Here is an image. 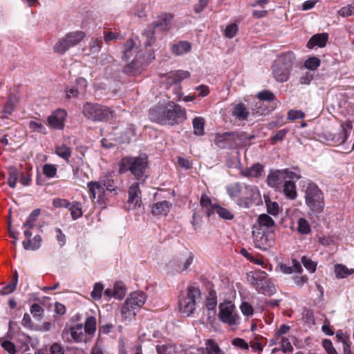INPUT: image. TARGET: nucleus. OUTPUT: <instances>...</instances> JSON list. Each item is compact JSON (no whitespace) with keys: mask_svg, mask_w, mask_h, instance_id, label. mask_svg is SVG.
<instances>
[{"mask_svg":"<svg viewBox=\"0 0 354 354\" xmlns=\"http://www.w3.org/2000/svg\"><path fill=\"white\" fill-rule=\"evenodd\" d=\"M135 44L133 39H129L127 40L123 46L122 59L128 61L135 53L134 49Z\"/></svg>","mask_w":354,"mask_h":354,"instance_id":"nucleus-39","label":"nucleus"},{"mask_svg":"<svg viewBox=\"0 0 354 354\" xmlns=\"http://www.w3.org/2000/svg\"><path fill=\"white\" fill-rule=\"evenodd\" d=\"M67 113L64 109H57L52 113L47 118L49 127L55 129H62Z\"/></svg>","mask_w":354,"mask_h":354,"instance_id":"nucleus-19","label":"nucleus"},{"mask_svg":"<svg viewBox=\"0 0 354 354\" xmlns=\"http://www.w3.org/2000/svg\"><path fill=\"white\" fill-rule=\"evenodd\" d=\"M247 281L259 294L271 296L276 292V288L268 274L261 270L247 273Z\"/></svg>","mask_w":354,"mask_h":354,"instance_id":"nucleus-4","label":"nucleus"},{"mask_svg":"<svg viewBox=\"0 0 354 354\" xmlns=\"http://www.w3.org/2000/svg\"><path fill=\"white\" fill-rule=\"evenodd\" d=\"M218 317L224 324L236 326L239 324L240 317L236 306L231 301H225L219 304Z\"/></svg>","mask_w":354,"mask_h":354,"instance_id":"nucleus-9","label":"nucleus"},{"mask_svg":"<svg viewBox=\"0 0 354 354\" xmlns=\"http://www.w3.org/2000/svg\"><path fill=\"white\" fill-rule=\"evenodd\" d=\"M214 213H216L221 218L226 220H231L234 217L233 214L230 211L216 204H214V207H212V214Z\"/></svg>","mask_w":354,"mask_h":354,"instance_id":"nucleus-42","label":"nucleus"},{"mask_svg":"<svg viewBox=\"0 0 354 354\" xmlns=\"http://www.w3.org/2000/svg\"><path fill=\"white\" fill-rule=\"evenodd\" d=\"M171 204L166 201L158 202L151 207V213L155 216H166L170 210Z\"/></svg>","mask_w":354,"mask_h":354,"instance_id":"nucleus-32","label":"nucleus"},{"mask_svg":"<svg viewBox=\"0 0 354 354\" xmlns=\"http://www.w3.org/2000/svg\"><path fill=\"white\" fill-rule=\"evenodd\" d=\"M72 218L76 220L82 216V205L80 203H73L70 204L68 207Z\"/></svg>","mask_w":354,"mask_h":354,"instance_id":"nucleus-47","label":"nucleus"},{"mask_svg":"<svg viewBox=\"0 0 354 354\" xmlns=\"http://www.w3.org/2000/svg\"><path fill=\"white\" fill-rule=\"evenodd\" d=\"M53 49L55 53L64 55L69 48L62 37L55 44Z\"/></svg>","mask_w":354,"mask_h":354,"instance_id":"nucleus-50","label":"nucleus"},{"mask_svg":"<svg viewBox=\"0 0 354 354\" xmlns=\"http://www.w3.org/2000/svg\"><path fill=\"white\" fill-rule=\"evenodd\" d=\"M86 34L82 31H74L66 34L64 37L68 48L70 49L79 44L85 37Z\"/></svg>","mask_w":354,"mask_h":354,"instance_id":"nucleus-25","label":"nucleus"},{"mask_svg":"<svg viewBox=\"0 0 354 354\" xmlns=\"http://www.w3.org/2000/svg\"><path fill=\"white\" fill-rule=\"evenodd\" d=\"M276 270H279L285 274H290L293 272L301 273L303 269L300 263L297 260L292 259L291 266L281 263L277 266Z\"/></svg>","mask_w":354,"mask_h":354,"instance_id":"nucleus-27","label":"nucleus"},{"mask_svg":"<svg viewBox=\"0 0 354 354\" xmlns=\"http://www.w3.org/2000/svg\"><path fill=\"white\" fill-rule=\"evenodd\" d=\"M191 50V44L187 41H179L171 47V51L176 55H182Z\"/></svg>","mask_w":354,"mask_h":354,"instance_id":"nucleus-37","label":"nucleus"},{"mask_svg":"<svg viewBox=\"0 0 354 354\" xmlns=\"http://www.w3.org/2000/svg\"><path fill=\"white\" fill-rule=\"evenodd\" d=\"M104 286L101 283H96L94 285L93 290L91 293V297L95 300H99L102 297Z\"/></svg>","mask_w":354,"mask_h":354,"instance_id":"nucleus-62","label":"nucleus"},{"mask_svg":"<svg viewBox=\"0 0 354 354\" xmlns=\"http://www.w3.org/2000/svg\"><path fill=\"white\" fill-rule=\"evenodd\" d=\"M328 34L326 33H319L313 35L307 44V47L308 48H313L315 46H318L319 48L324 47L328 41Z\"/></svg>","mask_w":354,"mask_h":354,"instance_id":"nucleus-31","label":"nucleus"},{"mask_svg":"<svg viewBox=\"0 0 354 354\" xmlns=\"http://www.w3.org/2000/svg\"><path fill=\"white\" fill-rule=\"evenodd\" d=\"M55 153L66 161H68L71 156V149L66 145H58L55 148Z\"/></svg>","mask_w":354,"mask_h":354,"instance_id":"nucleus-43","label":"nucleus"},{"mask_svg":"<svg viewBox=\"0 0 354 354\" xmlns=\"http://www.w3.org/2000/svg\"><path fill=\"white\" fill-rule=\"evenodd\" d=\"M201 296L199 288L189 286L182 291L178 299V308L180 312L186 317L191 315L196 310V299Z\"/></svg>","mask_w":354,"mask_h":354,"instance_id":"nucleus-5","label":"nucleus"},{"mask_svg":"<svg viewBox=\"0 0 354 354\" xmlns=\"http://www.w3.org/2000/svg\"><path fill=\"white\" fill-rule=\"evenodd\" d=\"M298 178L299 174L289 170H270L267 177V184L274 188H279L281 184L285 183L287 178Z\"/></svg>","mask_w":354,"mask_h":354,"instance_id":"nucleus-12","label":"nucleus"},{"mask_svg":"<svg viewBox=\"0 0 354 354\" xmlns=\"http://www.w3.org/2000/svg\"><path fill=\"white\" fill-rule=\"evenodd\" d=\"M334 272L337 279H344L354 273V268H348L343 264L337 263L334 266Z\"/></svg>","mask_w":354,"mask_h":354,"instance_id":"nucleus-35","label":"nucleus"},{"mask_svg":"<svg viewBox=\"0 0 354 354\" xmlns=\"http://www.w3.org/2000/svg\"><path fill=\"white\" fill-rule=\"evenodd\" d=\"M98 181L102 183L106 192H116V187L113 179L109 177H101Z\"/></svg>","mask_w":354,"mask_h":354,"instance_id":"nucleus-45","label":"nucleus"},{"mask_svg":"<svg viewBox=\"0 0 354 354\" xmlns=\"http://www.w3.org/2000/svg\"><path fill=\"white\" fill-rule=\"evenodd\" d=\"M187 354H225V353L214 340L208 339L205 340V347L198 348L195 353L190 352Z\"/></svg>","mask_w":354,"mask_h":354,"instance_id":"nucleus-21","label":"nucleus"},{"mask_svg":"<svg viewBox=\"0 0 354 354\" xmlns=\"http://www.w3.org/2000/svg\"><path fill=\"white\" fill-rule=\"evenodd\" d=\"M86 34L82 31H74L66 34L64 37L68 48L70 49L79 44L85 37Z\"/></svg>","mask_w":354,"mask_h":354,"instance_id":"nucleus-23","label":"nucleus"},{"mask_svg":"<svg viewBox=\"0 0 354 354\" xmlns=\"http://www.w3.org/2000/svg\"><path fill=\"white\" fill-rule=\"evenodd\" d=\"M86 34L82 31H74L66 34L64 37L68 48L70 49L79 44L85 37Z\"/></svg>","mask_w":354,"mask_h":354,"instance_id":"nucleus-24","label":"nucleus"},{"mask_svg":"<svg viewBox=\"0 0 354 354\" xmlns=\"http://www.w3.org/2000/svg\"><path fill=\"white\" fill-rule=\"evenodd\" d=\"M82 113L88 119L100 122L108 121L114 115V111L111 108L89 102L83 106Z\"/></svg>","mask_w":354,"mask_h":354,"instance_id":"nucleus-7","label":"nucleus"},{"mask_svg":"<svg viewBox=\"0 0 354 354\" xmlns=\"http://www.w3.org/2000/svg\"><path fill=\"white\" fill-rule=\"evenodd\" d=\"M201 205L203 208L205 209V212L207 216H209L212 214V207H214V204L212 203L210 198L207 195L203 194L201 196Z\"/></svg>","mask_w":354,"mask_h":354,"instance_id":"nucleus-49","label":"nucleus"},{"mask_svg":"<svg viewBox=\"0 0 354 354\" xmlns=\"http://www.w3.org/2000/svg\"><path fill=\"white\" fill-rule=\"evenodd\" d=\"M264 167L260 163H255L250 167L243 169L241 174L244 177L258 178L261 176Z\"/></svg>","mask_w":354,"mask_h":354,"instance_id":"nucleus-30","label":"nucleus"},{"mask_svg":"<svg viewBox=\"0 0 354 354\" xmlns=\"http://www.w3.org/2000/svg\"><path fill=\"white\" fill-rule=\"evenodd\" d=\"M353 124L350 120H346L341 124L339 129L335 132H329L326 134V140L333 145H340L344 143L351 133Z\"/></svg>","mask_w":354,"mask_h":354,"instance_id":"nucleus-10","label":"nucleus"},{"mask_svg":"<svg viewBox=\"0 0 354 354\" xmlns=\"http://www.w3.org/2000/svg\"><path fill=\"white\" fill-rule=\"evenodd\" d=\"M240 309H241L242 314L245 316L250 317L253 315V313H254L253 307L248 302H246V301L242 302L240 306Z\"/></svg>","mask_w":354,"mask_h":354,"instance_id":"nucleus-63","label":"nucleus"},{"mask_svg":"<svg viewBox=\"0 0 354 354\" xmlns=\"http://www.w3.org/2000/svg\"><path fill=\"white\" fill-rule=\"evenodd\" d=\"M102 42L100 39L92 38L89 43V49L91 53H97L102 48Z\"/></svg>","mask_w":354,"mask_h":354,"instance_id":"nucleus-61","label":"nucleus"},{"mask_svg":"<svg viewBox=\"0 0 354 354\" xmlns=\"http://www.w3.org/2000/svg\"><path fill=\"white\" fill-rule=\"evenodd\" d=\"M265 203L267 207V212L272 216H277L279 209L278 203L277 202L271 201L269 199H265Z\"/></svg>","mask_w":354,"mask_h":354,"instance_id":"nucleus-53","label":"nucleus"},{"mask_svg":"<svg viewBox=\"0 0 354 354\" xmlns=\"http://www.w3.org/2000/svg\"><path fill=\"white\" fill-rule=\"evenodd\" d=\"M86 34L82 31H74L66 34L64 37L68 48L70 49L79 44L85 37Z\"/></svg>","mask_w":354,"mask_h":354,"instance_id":"nucleus-26","label":"nucleus"},{"mask_svg":"<svg viewBox=\"0 0 354 354\" xmlns=\"http://www.w3.org/2000/svg\"><path fill=\"white\" fill-rule=\"evenodd\" d=\"M154 35L155 30L151 26H149L144 30L142 36L145 47L151 46L154 44L156 41Z\"/></svg>","mask_w":354,"mask_h":354,"instance_id":"nucleus-36","label":"nucleus"},{"mask_svg":"<svg viewBox=\"0 0 354 354\" xmlns=\"http://www.w3.org/2000/svg\"><path fill=\"white\" fill-rule=\"evenodd\" d=\"M321 61L317 57H308L304 63V66L306 68L310 71H315L320 66Z\"/></svg>","mask_w":354,"mask_h":354,"instance_id":"nucleus-48","label":"nucleus"},{"mask_svg":"<svg viewBox=\"0 0 354 354\" xmlns=\"http://www.w3.org/2000/svg\"><path fill=\"white\" fill-rule=\"evenodd\" d=\"M57 167L54 165L46 164L43 166V173L47 178H54L57 174Z\"/></svg>","mask_w":354,"mask_h":354,"instance_id":"nucleus-55","label":"nucleus"},{"mask_svg":"<svg viewBox=\"0 0 354 354\" xmlns=\"http://www.w3.org/2000/svg\"><path fill=\"white\" fill-rule=\"evenodd\" d=\"M258 223L260 229H272L274 226V220L268 214H262L259 216Z\"/></svg>","mask_w":354,"mask_h":354,"instance_id":"nucleus-40","label":"nucleus"},{"mask_svg":"<svg viewBox=\"0 0 354 354\" xmlns=\"http://www.w3.org/2000/svg\"><path fill=\"white\" fill-rule=\"evenodd\" d=\"M128 194V209H133L137 207H140L142 205V200L141 191L139 187V183L137 182L133 183L129 187Z\"/></svg>","mask_w":354,"mask_h":354,"instance_id":"nucleus-17","label":"nucleus"},{"mask_svg":"<svg viewBox=\"0 0 354 354\" xmlns=\"http://www.w3.org/2000/svg\"><path fill=\"white\" fill-rule=\"evenodd\" d=\"M172 16L163 13L158 15L150 25L154 30L166 32L170 29Z\"/></svg>","mask_w":354,"mask_h":354,"instance_id":"nucleus-20","label":"nucleus"},{"mask_svg":"<svg viewBox=\"0 0 354 354\" xmlns=\"http://www.w3.org/2000/svg\"><path fill=\"white\" fill-rule=\"evenodd\" d=\"M147 166L146 155L142 154L138 157L123 158L119 163V173L123 174L130 171L136 178H141Z\"/></svg>","mask_w":354,"mask_h":354,"instance_id":"nucleus-6","label":"nucleus"},{"mask_svg":"<svg viewBox=\"0 0 354 354\" xmlns=\"http://www.w3.org/2000/svg\"><path fill=\"white\" fill-rule=\"evenodd\" d=\"M226 192L239 206L243 208H248L261 201L259 189L255 185L232 183L226 186Z\"/></svg>","mask_w":354,"mask_h":354,"instance_id":"nucleus-2","label":"nucleus"},{"mask_svg":"<svg viewBox=\"0 0 354 354\" xmlns=\"http://www.w3.org/2000/svg\"><path fill=\"white\" fill-rule=\"evenodd\" d=\"M205 119L203 117H196L192 121L194 133L196 136L204 134Z\"/></svg>","mask_w":354,"mask_h":354,"instance_id":"nucleus-41","label":"nucleus"},{"mask_svg":"<svg viewBox=\"0 0 354 354\" xmlns=\"http://www.w3.org/2000/svg\"><path fill=\"white\" fill-rule=\"evenodd\" d=\"M238 26L236 24H230L226 26L224 35L228 39H232L237 33Z\"/></svg>","mask_w":354,"mask_h":354,"instance_id":"nucleus-59","label":"nucleus"},{"mask_svg":"<svg viewBox=\"0 0 354 354\" xmlns=\"http://www.w3.org/2000/svg\"><path fill=\"white\" fill-rule=\"evenodd\" d=\"M18 178V171L16 167H10L8 183L12 188H15Z\"/></svg>","mask_w":354,"mask_h":354,"instance_id":"nucleus-58","label":"nucleus"},{"mask_svg":"<svg viewBox=\"0 0 354 354\" xmlns=\"http://www.w3.org/2000/svg\"><path fill=\"white\" fill-rule=\"evenodd\" d=\"M155 59L154 52L150 51L146 55L142 52H138L135 58L125 67L124 70L126 73L136 74L140 73V68L148 65L152 60Z\"/></svg>","mask_w":354,"mask_h":354,"instance_id":"nucleus-11","label":"nucleus"},{"mask_svg":"<svg viewBox=\"0 0 354 354\" xmlns=\"http://www.w3.org/2000/svg\"><path fill=\"white\" fill-rule=\"evenodd\" d=\"M338 15L342 17H347L354 14V0L351 4L342 7L338 10Z\"/></svg>","mask_w":354,"mask_h":354,"instance_id":"nucleus-54","label":"nucleus"},{"mask_svg":"<svg viewBox=\"0 0 354 354\" xmlns=\"http://www.w3.org/2000/svg\"><path fill=\"white\" fill-rule=\"evenodd\" d=\"M65 334H70L71 335V339H68V342H82L86 340L87 334L85 333L82 324H77L68 329L64 328L62 335H64Z\"/></svg>","mask_w":354,"mask_h":354,"instance_id":"nucleus-18","label":"nucleus"},{"mask_svg":"<svg viewBox=\"0 0 354 354\" xmlns=\"http://www.w3.org/2000/svg\"><path fill=\"white\" fill-rule=\"evenodd\" d=\"M0 345L9 354H15L16 353V346L10 341L5 340V339L1 338L0 339Z\"/></svg>","mask_w":354,"mask_h":354,"instance_id":"nucleus-60","label":"nucleus"},{"mask_svg":"<svg viewBox=\"0 0 354 354\" xmlns=\"http://www.w3.org/2000/svg\"><path fill=\"white\" fill-rule=\"evenodd\" d=\"M28 127L32 131L46 134V128L44 124L39 120H30L28 123Z\"/></svg>","mask_w":354,"mask_h":354,"instance_id":"nucleus-46","label":"nucleus"},{"mask_svg":"<svg viewBox=\"0 0 354 354\" xmlns=\"http://www.w3.org/2000/svg\"><path fill=\"white\" fill-rule=\"evenodd\" d=\"M301 176L299 175L298 178H287L283 184V193L286 197L293 200L297 197V189L295 182L297 181Z\"/></svg>","mask_w":354,"mask_h":354,"instance_id":"nucleus-29","label":"nucleus"},{"mask_svg":"<svg viewBox=\"0 0 354 354\" xmlns=\"http://www.w3.org/2000/svg\"><path fill=\"white\" fill-rule=\"evenodd\" d=\"M190 73L187 71H171L161 77V81L166 85V88L169 89L170 87L180 83L183 80L189 77Z\"/></svg>","mask_w":354,"mask_h":354,"instance_id":"nucleus-15","label":"nucleus"},{"mask_svg":"<svg viewBox=\"0 0 354 354\" xmlns=\"http://www.w3.org/2000/svg\"><path fill=\"white\" fill-rule=\"evenodd\" d=\"M146 300L147 295L142 291L133 292L126 299V301L138 310L145 304Z\"/></svg>","mask_w":354,"mask_h":354,"instance_id":"nucleus-22","label":"nucleus"},{"mask_svg":"<svg viewBox=\"0 0 354 354\" xmlns=\"http://www.w3.org/2000/svg\"><path fill=\"white\" fill-rule=\"evenodd\" d=\"M113 289L114 290L115 298L122 299L125 295V288L122 283L117 282Z\"/></svg>","mask_w":354,"mask_h":354,"instance_id":"nucleus-57","label":"nucleus"},{"mask_svg":"<svg viewBox=\"0 0 354 354\" xmlns=\"http://www.w3.org/2000/svg\"><path fill=\"white\" fill-rule=\"evenodd\" d=\"M250 346L253 351L260 354L263 349V346L259 341V337H255L253 340L250 342Z\"/></svg>","mask_w":354,"mask_h":354,"instance_id":"nucleus-64","label":"nucleus"},{"mask_svg":"<svg viewBox=\"0 0 354 354\" xmlns=\"http://www.w3.org/2000/svg\"><path fill=\"white\" fill-rule=\"evenodd\" d=\"M41 237L39 235L35 236L32 239L30 238L22 242L23 247L26 250H37L41 245Z\"/></svg>","mask_w":354,"mask_h":354,"instance_id":"nucleus-34","label":"nucleus"},{"mask_svg":"<svg viewBox=\"0 0 354 354\" xmlns=\"http://www.w3.org/2000/svg\"><path fill=\"white\" fill-rule=\"evenodd\" d=\"M87 188L89 197L93 203L104 207L108 198L102 183L99 181H90L87 183Z\"/></svg>","mask_w":354,"mask_h":354,"instance_id":"nucleus-13","label":"nucleus"},{"mask_svg":"<svg viewBox=\"0 0 354 354\" xmlns=\"http://www.w3.org/2000/svg\"><path fill=\"white\" fill-rule=\"evenodd\" d=\"M15 107V100H12V98H9L7 100V102H6L4 107H3V117L8 118L9 115H10L12 113V112L14 111Z\"/></svg>","mask_w":354,"mask_h":354,"instance_id":"nucleus-56","label":"nucleus"},{"mask_svg":"<svg viewBox=\"0 0 354 354\" xmlns=\"http://www.w3.org/2000/svg\"><path fill=\"white\" fill-rule=\"evenodd\" d=\"M149 118L161 124L174 125L186 118V112L179 105L169 102L166 104H158L149 111Z\"/></svg>","mask_w":354,"mask_h":354,"instance_id":"nucleus-1","label":"nucleus"},{"mask_svg":"<svg viewBox=\"0 0 354 354\" xmlns=\"http://www.w3.org/2000/svg\"><path fill=\"white\" fill-rule=\"evenodd\" d=\"M253 241L255 248L266 251L270 249L273 243V239L269 234L265 233L263 229H257L252 232Z\"/></svg>","mask_w":354,"mask_h":354,"instance_id":"nucleus-16","label":"nucleus"},{"mask_svg":"<svg viewBox=\"0 0 354 354\" xmlns=\"http://www.w3.org/2000/svg\"><path fill=\"white\" fill-rule=\"evenodd\" d=\"M306 205L314 212H319L324 208L323 194L314 183H309L305 193Z\"/></svg>","mask_w":354,"mask_h":354,"instance_id":"nucleus-8","label":"nucleus"},{"mask_svg":"<svg viewBox=\"0 0 354 354\" xmlns=\"http://www.w3.org/2000/svg\"><path fill=\"white\" fill-rule=\"evenodd\" d=\"M40 214L39 209H34L26 218L25 223L23 224V228H32L35 225V223Z\"/></svg>","mask_w":354,"mask_h":354,"instance_id":"nucleus-44","label":"nucleus"},{"mask_svg":"<svg viewBox=\"0 0 354 354\" xmlns=\"http://www.w3.org/2000/svg\"><path fill=\"white\" fill-rule=\"evenodd\" d=\"M85 333L90 336H93L97 328L96 318L93 315L86 313V317L84 322V327L83 328Z\"/></svg>","mask_w":354,"mask_h":354,"instance_id":"nucleus-33","label":"nucleus"},{"mask_svg":"<svg viewBox=\"0 0 354 354\" xmlns=\"http://www.w3.org/2000/svg\"><path fill=\"white\" fill-rule=\"evenodd\" d=\"M135 308L125 300L120 309L121 316L124 322H130L135 318L138 311Z\"/></svg>","mask_w":354,"mask_h":354,"instance_id":"nucleus-28","label":"nucleus"},{"mask_svg":"<svg viewBox=\"0 0 354 354\" xmlns=\"http://www.w3.org/2000/svg\"><path fill=\"white\" fill-rule=\"evenodd\" d=\"M194 256L192 252L187 251L185 253L176 257L169 262V267L176 272H182L188 269L192 263Z\"/></svg>","mask_w":354,"mask_h":354,"instance_id":"nucleus-14","label":"nucleus"},{"mask_svg":"<svg viewBox=\"0 0 354 354\" xmlns=\"http://www.w3.org/2000/svg\"><path fill=\"white\" fill-rule=\"evenodd\" d=\"M232 114L239 120H245L248 119L249 111L243 103L235 105Z\"/></svg>","mask_w":354,"mask_h":354,"instance_id":"nucleus-38","label":"nucleus"},{"mask_svg":"<svg viewBox=\"0 0 354 354\" xmlns=\"http://www.w3.org/2000/svg\"><path fill=\"white\" fill-rule=\"evenodd\" d=\"M301 261L306 269L310 273H314L316 271L317 264L315 261H312L306 256L302 257Z\"/></svg>","mask_w":354,"mask_h":354,"instance_id":"nucleus-51","label":"nucleus"},{"mask_svg":"<svg viewBox=\"0 0 354 354\" xmlns=\"http://www.w3.org/2000/svg\"><path fill=\"white\" fill-rule=\"evenodd\" d=\"M297 230L299 233L307 234L310 232V227L308 222L303 218L299 219L297 223Z\"/></svg>","mask_w":354,"mask_h":354,"instance_id":"nucleus-52","label":"nucleus"},{"mask_svg":"<svg viewBox=\"0 0 354 354\" xmlns=\"http://www.w3.org/2000/svg\"><path fill=\"white\" fill-rule=\"evenodd\" d=\"M296 59L292 51L278 55L272 66V72L277 82H286L290 78Z\"/></svg>","mask_w":354,"mask_h":354,"instance_id":"nucleus-3","label":"nucleus"}]
</instances>
